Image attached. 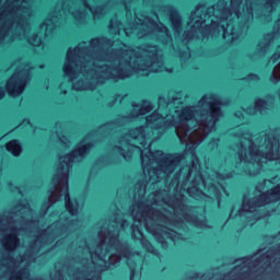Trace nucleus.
Listing matches in <instances>:
<instances>
[{
    "mask_svg": "<svg viewBox=\"0 0 280 280\" xmlns=\"http://www.w3.org/2000/svg\"><path fill=\"white\" fill-rule=\"evenodd\" d=\"M8 152H11L13 156H19L22 152L21 143L18 140H13L7 144Z\"/></svg>",
    "mask_w": 280,
    "mask_h": 280,
    "instance_id": "obj_15",
    "label": "nucleus"
},
{
    "mask_svg": "<svg viewBox=\"0 0 280 280\" xmlns=\"http://www.w3.org/2000/svg\"><path fill=\"white\" fill-rule=\"evenodd\" d=\"M81 5H83L84 10H90V12L93 14L94 19H101L106 14V8L104 7H97L96 9H93L89 5V0H79Z\"/></svg>",
    "mask_w": 280,
    "mask_h": 280,
    "instance_id": "obj_13",
    "label": "nucleus"
},
{
    "mask_svg": "<svg viewBox=\"0 0 280 280\" xmlns=\"http://www.w3.org/2000/svg\"><path fill=\"white\" fill-rule=\"evenodd\" d=\"M155 205H159V196L153 195V201L149 206L145 202H137L132 206L131 215L133 218L132 237L135 240H140L142 246H145L150 250V243L143 237L142 229L144 228L148 233L160 242V244H165V240H180V234L176 231L167 228L170 224L176 226V222L172 221V218L167 214L156 210Z\"/></svg>",
    "mask_w": 280,
    "mask_h": 280,
    "instance_id": "obj_4",
    "label": "nucleus"
},
{
    "mask_svg": "<svg viewBox=\"0 0 280 280\" xmlns=\"http://www.w3.org/2000/svg\"><path fill=\"white\" fill-rule=\"evenodd\" d=\"M153 16H154V19H159V15H156V14H153Z\"/></svg>",
    "mask_w": 280,
    "mask_h": 280,
    "instance_id": "obj_29",
    "label": "nucleus"
},
{
    "mask_svg": "<svg viewBox=\"0 0 280 280\" xmlns=\"http://www.w3.org/2000/svg\"><path fill=\"white\" fill-rule=\"evenodd\" d=\"M268 108V103L266 101L258 98L255 102L254 113H264V109Z\"/></svg>",
    "mask_w": 280,
    "mask_h": 280,
    "instance_id": "obj_16",
    "label": "nucleus"
},
{
    "mask_svg": "<svg viewBox=\"0 0 280 280\" xmlns=\"http://www.w3.org/2000/svg\"><path fill=\"white\" fill-rule=\"evenodd\" d=\"M136 24H132L130 27H125L124 32L126 36H130L135 34L138 38H143V36H152V38H156L161 40L164 45H170L172 43V35H170V31L167 27L163 26V24H156L154 19L141 15H137Z\"/></svg>",
    "mask_w": 280,
    "mask_h": 280,
    "instance_id": "obj_6",
    "label": "nucleus"
},
{
    "mask_svg": "<svg viewBox=\"0 0 280 280\" xmlns=\"http://www.w3.org/2000/svg\"><path fill=\"white\" fill-rule=\"evenodd\" d=\"M218 143H220V139L211 140L210 143H209V149L210 150H215V148H218Z\"/></svg>",
    "mask_w": 280,
    "mask_h": 280,
    "instance_id": "obj_20",
    "label": "nucleus"
},
{
    "mask_svg": "<svg viewBox=\"0 0 280 280\" xmlns=\"http://www.w3.org/2000/svg\"><path fill=\"white\" fill-rule=\"evenodd\" d=\"M133 109L130 113L129 116L124 117V119H135L141 115H148V113H150V110H152V108H154V106H152V103H150L149 101H142L139 105H132Z\"/></svg>",
    "mask_w": 280,
    "mask_h": 280,
    "instance_id": "obj_9",
    "label": "nucleus"
},
{
    "mask_svg": "<svg viewBox=\"0 0 280 280\" xmlns=\"http://www.w3.org/2000/svg\"><path fill=\"white\" fill-rule=\"evenodd\" d=\"M176 104H180V94L171 92L168 96H160L158 109L147 117V126L129 130L114 147V152L125 161H130L135 152L140 154L143 174L151 185L167 178L179 163L190 159L191 165L180 168L186 178L195 175L189 196L196 200L203 198L200 187H207L211 196L220 198L226 189L215 186V179L202 177L194 151L215 131V124L224 117L220 107L224 102L215 94H206L195 105L178 109Z\"/></svg>",
    "mask_w": 280,
    "mask_h": 280,
    "instance_id": "obj_1",
    "label": "nucleus"
},
{
    "mask_svg": "<svg viewBox=\"0 0 280 280\" xmlns=\"http://www.w3.org/2000/svg\"><path fill=\"white\" fill-rule=\"evenodd\" d=\"M119 30H120V27H119V25H117V31H116L117 34H119Z\"/></svg>",
    "mask_w": 280,
    "mask_h": 280,
    "instance_id": "obj_28",
    "label": "nucleus"
},
{
    "mask_svg": "<svg viewBox=\"0 0 280 280\" xmlns=\"http://www.w3.org/2000/svg\"><path fill=\"white\" fill-rule=\"evenodd\" d=\"M245 114H246V110L244 108H241V110H237L235 113V117H238V119H241V117H244Z\"/></svg>",
    "mask_w": 280,
    "mask_h": 280,
    "instance_id": "obj_22",
    "label": "nucleus"
},
{
    "mask_svg": "<svg viewBox=\"0 0 280 280\" xmlns=\"http://www.w3.org/2000/svg\"><path fill=\"white\" fill-rule=\"evenodd\" d=\"M237 154H238L240 161L246 160V148L244 147V143H242V142L237 145Z\"/></svg>",
    "mask_w": 280,
    "mask_h": 280,
    "instance_id": "obj_19",
    "label": "nucleus"
},
{
    "mask_svg": "<svg viewBox=\"0 0 280 280\" xmlns=\"http://www.w3.org/2000/svg\"><path fill=\"white\" fill-rule=\"evenodd\" d=\"M245 213L246 211L244 210V206H242V208L238 210V215L242 218Z\"/></svg>",
    "mask_w": 280,
    "mask_h": 280,
    "instance_id": "obj_24",
    "label": "nucleus"
},
{
    "mask_svg": "<svg viewBox=\"0 0 280 280\" xmlns=\"http://www.w3.org/2000/svg\"><path fill=\"white\" fill-rule=\"evenodd\" d=\"M247 224H253V223H250L249 220H247Z\"/></svg>",
    "mask_w": 280,
    "mask_h": 280,
    "instance_id": "obj_31",
    "label": "nucleus"
},
{
    "mask_svg": "<svg viewBox=\"0 0 280 280\" xmlns=\"http://www.w3.org/2000/svg\"><path fill=\"white\" fill-rule=\"evenodd\" d=\"M260 200H264L261 202L257 203V207H264V205H268L270 202H277V200H280V187L273 188L270 192L266 195L260 196Z\"/></svg>",
    "mask_w": 280,
    "mask_h": 280,
    "instance_id": "obj_10",
    "label": "nucleus"
},
{
    "mask_svg": "<svg viewBox=\"0 0 280 280\" xmlns=\"http://www.w3.org/2000/svg\"><path fill=\"white\" fill-rule=\"evenodd\" d=\"M250 218V214H247V220Z\"/></svg>",
    "mask_w": 280,
    "mask_h": 280,
    "instance_id": "obj_30",
    "label": "nucleus"
},
{
    "mask_svg": "<svg viewBox=\"0 0 280 280\" xmlns=\"http://www.w3.org/2000/svg\"><path fill=\"white\" fill-rule=\"evenodd\" d=\"M124 122H121L120 118H118L117 120L113 121V122H108L104 126H102L100 128V132H104L106 130H113V128H115V126H121Z\"/></svg>",
    "mask_w": 280,
    "mask_h": 280,
    "instance_id": "obj_17",
    "label": "nucleus"
},
{
    "mask_svg": "<svg viewBox=\"0 0 280 280\" xmlns=\"http://www.w3.org/2000/svg\"><path fill=\"white\" fill-rule=\"evenodd\" d=\"M11 69L15 71L7 81V92L11 97H19L25 91L30 80H32V65L18 59L12 62Z\"/></svg>",
    "mask_w": 280,
    "mask_h": 280,
    "instance_id": "obj_8",
    "label": "nucleus"
},
{
    "mask_svg": "<svg viewBox=\"0 0 280 280\" xmlns=\"http://www.w3.org/2000/svg\"><path fill=\"white\" fill-rule=\"evenodd\" d=\"M110 30L115 28V22H110V25H109Z\"/></svg>",
    "mask_w": 280,
    "mask_h": 280,
    "instance_id": "obj_26",
    "label": "nucleus"
},
{
    "mask_svg": "<svg viewBox=\"0 0 280 280\" xmlns=\"http://www.w3.org/2000/svg\"><path fill=\"white\" fill-rule=\"evenodd\" d=\"M92 139L93 135L86 136L70 154L59 156V165L57 173L54 176H58L62 184L63 191H67V185H69V172L73 166V163H80V161L91 152V148H93Z\"/></svg>",
    "mask_w": 280,
    "mask_h": 280,
    "instance_id": "obj_7",
    "label": "nucleus"
},
{
    "mask_svg": "<svg viewBox=\"0 0 280 280\" xmlns=\"http://www.w3.org/2000/svg\"><path fill=\"white\" fill-rule=\"evenodd\" d=\"M69 12L75 21H79V23H82L86 19V11H73V7H70L59 2L56 5L55 12L48 15V18L45 20V22L40 25L39 33L33 34L27 40L30 45H33V47H40L43 45V36H49L56 27H58V21L62 19V14H67Z\"/></svg>",
    "mask_w": 280,
    "mask_h": 280,
    "instance_id": "obj_5",
    "label": "nucleus"
},
{
    "mask_svg": "<svg viewBox=\"0 0 280 280\" xmlns=\"http://www.w3.org/2000/svg\"><path fill=\"white\" fill-rule=\"evenodd\" d=\"M270 151H272V144H271V147H270Z\"/></svg>",
    "mask_w": 280,
    "mask_h": 280,
    "instance_id": "obj_32",
    "label": "nucleus"
},
{
    "mask_svg": "<svg viewBox=\"0 0 280 280\" xmlns=\"http://www.w3.org/2000/svg\"><path fill=\"white\" fill-rule=\"evenodd\" d=\"M59 130H62V125L57 124L55 130L52 131V139H58L66 148H69V139L67 137L60 135Z\"/></svg>",
    "mask_w": 280,
    "mask_h": 280,
    "instance_id": "obj_14",
    "label": "nucleus"
},
{
    "mask_svg": "<svg viewBox=\"0 0 280 280\" xmlns=\"http://www.w3.org/2000/svg\"><path fill=\"white\" fill-rule=\"evenodd\" d=\"M264 159H266V161H272V156H270V153H265Z\"/></svg>",
    "mask_w": 280,
    "mask_h": 280,
    "instance_id": "obj_25",
    "label": "nucleus"
},
{
    "mask_svg": "<svg viewBox=\"0 0 280 280\" xmlns=\"http://www.w3.org/2000/svg\"><path fill=\"white\" fill-rule=\"evenodd\" d=\"M136 189L138 190L135 194V198H142V196H145V182L138 183Z\"/></svg>",
    "mask_w": 280,
    "mask_h": 280,
    "instance_id": "obj_18",
    "label": "nucleus"
},
{
    "mask_svg": "<svg viewBox=\"0 0 280 280\" xmlns=\"http://www.w3.org/2000/svg\"><path fill=\"white\" fill-rule=\"evenodd\" d=\"M25 124H27V125L30 126V120H24V121L22 122L23 126H25Z\"/></svg>",
    "mask_w": 280,
    "mask_h": 280,
    "instance_id": "obj_27",
    "label": "nucleus"
},
{
    "mask_svg": "<svg viewBox=\"0 0 280 280\" xmlns=\"http://www.w3.org/2000/svg\"><path fill=\"white\" fill-rule=\"evenodd\" d=\"M164 205H167L173 209V213H178V211L185 210V205L183 203V197L177 199H163Z\"/></svg>",
    "mask_w": 280,
    "mask_h": 280,
    "instance_id": "obj_12",
    "label": "nucleus"
},
{
    "mask_svg": "<svg viewBox=\"0 0 280 280\" xmlns=\"http://www.w3.org/2000/svg\"><path fill=\"white\" fill-rule=\"evenodd\" d=\"M231 9L226 8L224 0L217 4L206 8L202 4L196 7L188 22V32L185 36L188 40L191 38H207L208 36H218L222 34L223 38L233 34V26L229 24V18L235 14L240 19V5L242 0H230Z\"/></svg>",
    "mask_w": 280,
    "mask_h": 280,
    "instance_id": "obj_3",
    "label": "nucleus"
},
{
    "mask_svg": "<svg viewBox=\"0 0 280 280\" xmlns=\"http://www.w3.org/2000/svg\"><path fill=\"white\" fill-rule=\"evenodd\" d=\"M164 71L163 54L156 46L132 49L121 42L97 37L69 48L63 73L74 91H93L106 80H124L132 73L150 75Z\"/></svg>",
    "mask_w": 280,
    "mask_h": 280,
    "instance_id": "obj_2",
    "label": "nucleus"
},
{
    "mask_svg": "<svg viewBox=\"0 0 280 280\" xmlns=\"http://www.w3.org/2000/svg\"><path fill=\"white\" fill-rule=\"evenodd\" d=\"M3 97H5V91L3 88H0V100H3Z\"/></svg>",
    "mask_w": 280,
    "mask_h": 280,
    "instance_id": "obj_23",
    "label": "nucleus"
},
{
    "mask_svg": "<svg viewBox=\"0 0 280 280\" xmlns=\"http://www.w3.org/2000/svg\"><path fill=\"white\" fill-rule=\"evenodd\" d=\"M224 178H231V174L230 175H222L220 173H215V179L217 180H224Z\"/></svg>",
    "mask_w": 280,
    "mask_h": 280,
    "instance_id": "obj_21",
    "label": "nucleus"
},
{
    "mask_svg": "<svg viewBox=\"0 0 280 280\" xmlns=\"http://www.w3.org/2000/svg\"><path fill=\"white\" fill-rule=\"evenodd\" d=\"M166 10L168 12L170 21L172 23L175 35L178 36V34H180V31H182L180 15H178V12L176 11V9H174L172 7H167Z\"/></svg>",
    "mask_w": 280,
    "mask_h": 280,
    "instance_id": "obj_11",
    "label": "nucleus"
}]
</instances>
